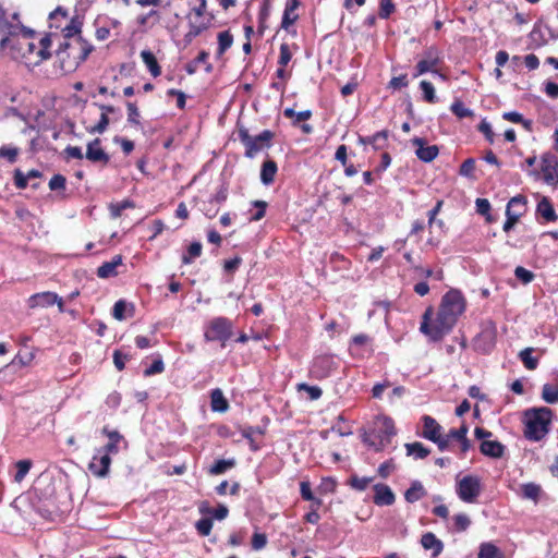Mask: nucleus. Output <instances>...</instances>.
Instances as JSON below:
<instances>
[{
  "label": "nucleus",
  "instance_id": "f257e3e1",
  "mask_svg": "<svg viewBox=\"0 0 558 558\" xmlns=\"http://www.w3.org/2000/svg\"><path fill=\"white\" fill-rule=\"evenodd\" d=\"M464 310L465 301L462 293L452 289L442 296L437 317L433 323H430L432 308L425 311L420 330L432 341H439L452 330Z\"/></svg>",
  "mask_w": 558,
  "mask_h": 558
},
{
  "label": "nucleus",
  "instance_id": "f03ea898",
  "mask_svg": "<svg viewBox=\"0 0 558 558\" xmlns=\"http://www.w3.org/2000/svg\"><path fill=\"white\" fill-rule=\"evenodd\" d=\"M554 412L547 407L530 408L522 413L523 435L530 441H541L550 432Z\"/></svg>",
  "mask_w": 558,
  "mask_h": 558
},
{
  "label": "nucleus",
  "instance_id": "7ed1b4c3",
  "mask_svg": "<svg viewBox=\"0 0 558 558\" xmlns=\"http://www.w3.org/2000/svg\"><path fill=\"white\" fill-rule=\"evenodd\" d=\"M272 137L274 133L269 130H264L257 136H251L244 128L239 130V138L245 146V156L248 158H254L264 148L270 147Z\"/></svg>",
  "mask_w": 558,
  "mask_h": 558
},
{
  "label": "nucleus",
  "instance_id": "20e7f679",
  "mask_svg": "<svg viewBox=\"0 0 558 558\" xmlns=\"http://www.w3.org/2000/svg\"><path fill=\"white\" fill-rule=\"evenodd\" d=\"M233 324L227 317H215L206 326L205 339L207 341H221L222 347L225 342L232 336Z\"/></svg>",
  "mask_w": 558,
  "mask_h": 558
},
{
  "label": "nucleus",
  "instance_id": "39448f33",
  "mask_svg": "<svg viewBox=\"0 0 558 558\" xmlns=\"http://www.w3.org/2000/svg\"><path fill=\"white\" fill-rule=\"evenodd\" d=\"M456 493L462 501L468 504L475 502L482 493L481 478L476 475H465L457 480Z\"/></svg>",
  "mask_w": 558,
  "mask_h": 558
},
{
  "label": "nucleus",
  "instance_id": "423d86ee",
  "mask_svg": "<svg viewBox=\"0 0 558 558\" xmlns=\"http://www.w3.org/2000/svg\"><path fill=\"white\" fill-rule=\"evenodd\" d=\"M441 62L440 51L437 47L430 46L423 52L422 59L415 65L414 77L423 75L427 72L437 74L440 78L445 80L446 76L438 71V65Z\"/></svg>",
  "mask_w": 558,
  "mask_h": 558
},
{
  "label": "nucleus",
  "instance_id": "0eeeda50",
  "mask_svg": "<svg viewBox=\"0 0 558 558\" xmlns=\"http://www.w3.org/2000/svg\"><path fill=\"white\" fill-rule=\"evenodd\" d=\"M525 211V198L523 196L512 197L506 208V221L502 226L505 232H509Z\"/></svg>",
  "mask_w": 558,
  "mask_h": 558
},
{
  "label": "nucleus",
  "instance_id": "6e6552de",
  "mask_svg": "<svg viewBox=\"0 0 558 558\" xmlns=\"http://www.w3.org/2000/svg\"><path fill=\"white\" fill-rule=\"evenodd\" d=\"M337 367L335 357L329 354L316 356L311 365L310 373L316 379L327 378Z\"/></svg>",
  "mask_w": 558,
  "mask_h": 558
},
{
  "label": "nucleus",
  "instance_id": "1a4fd4ad",
  "mask_svg": "<svg viewBox=\"0 0 558 558\" xmlns=\"http://www.w3.org/2000/svg\"><path fill=\"white\" fill-rule=\"evenodd\" d=\"M411 143L415 149L416 157L423 162L433 161L439 154V148L437 145H426V141L422 137H414L411 140Z\"/></svg>",
  "mask_w": 558,
  "mask_h": 558
},
{
  "label": "nucleus",
  "instance_id": "9d476101",
  "mask_svg": "<svg viewBox=\"0 0 558 558\" xmlns=\"http://www.w3.org/2000/svg\"><path fill=\"white\" fill-rule=\"evenodd\" d=\"M542 173L544 181L549 185L558 184V160L553 155H545L542 158Z\"/></svg>",
  "mask_w": 558,
  "mask_h": 558
},
{
  "label": "nucleus",
  "instance_id": "9b49d317",
  "mask_svg": "<svg viewBox=\"0 0 558 558\" xmlns=\"http://www.w3.org/2000/svg\"><path fill=\"white\" fill-rule=\"evenodd\" d=\"M111 464V458L105 453H98V449L94 454L88 470L97 477H105L109 473V468Z\"/></svg>",
  "mask_w": 558,
  "mask_h": 558
},
{
  "label": "nucleus",
  "instance_id": "f8f14e48",
  "mask_svg": "<svg viewBox=\"0 0 558 558\" xmlns=\"http://www.w3.org/2000/svg\"><path fill=\"white\" fill-rule=\"evenodd\" d=\"M85 157L94 163L107 165L110 160L109 155L102 149L99 138L87 144Z\"/></svg>",
  "mask_w": 558,
  "mask_h": 558
},
{
  "label": "nucleus",
  "instance_id": "ddd939ff",
  "mask_svg": "<svg viewBox=\"0 0 558 558\" xmlns=\"http://www.w3.org/2000/svg\"><path fill=\"white\" fill-rule=\"evenodd\" d=\"M59 301V295L56 292L45 291L31 295L27 299V305L29 308L36 307H49Z\"/></svg>",
  "mask_w": 558,
  "mask_h": 558
},
{
  "label": "nucleus",
  "instance_id": "4468645a",
  "mask_svg": "<svg viewBox=\"0 0 558 558\" xmlns=\"http://www.w3.org/2000/svg\"><path fill=\"white\" fill-rule=\"evenodd\" d=\"M422 423L423 430L421 433V436L430 441L437 440L438 436L441 434L442 430L441 425L429 415H423Z\"/></svg>",
  "mask_w": 558,
  "mask_h": 558
},
{
  "label": "nucleus",
  "instance_id": "2eb2a0df",
  "mask_svg": "<svg viewBox=\"0 0 558 558\" xmlns=\"http://www.w3.org/2000/svg\"><path fill=\"white\" fill-rule=\"evenodd\" d=\"M374 502L378 506H390L395 502V494L388 485L376 484L374 486Z\"/></svg>",
  "mask_w": 558,
  "mask_h": 558
},
{
  "label": "nucleus",
  "instance_id": "dca6fc26",
  "mask_svg": "<svg viewBox=\"0 0 558 558\" xmlns=\"http://www.w3.org/2000/svg\"><path fill=\"white\" fill-rule=\"evenodd\" d=\"M506 447L498 440H484L480 445V451L482 454L499 459L504 456Z\"/></svg>",
  "mask_w": 558,
  "mask_h": 558
},
{
  "label": "nucleus",
  "instance_id": "f3484780",
  "mask_svg": "<svg viewBox=\"0 0 558 558\" xmlns=\"http://www.w3.org/2000/svg\"><path fill=\"white\" fill-rule=\"evenodd\" d=\"M122 265V256L116 255L111 260L102 263L97 268V276L101 279L116 277L118 275L117 268Z\"/></svg>",
  "mask_w": 558,
  "mask_h": 558
},
{
  "label": "nucleus",
  "instance_id": "a211bd4d",
  "mask_svg": "<svg viewBox=\"0 0 558 558\" xmlns=\"http://www.w3.org/2000/svg\"><path fill=\"white\" fill-rule=\"evenodd\" d=\"M421 544L425 549H432L433 556L437 557L444 549V545L440 539H438L435 534L428 532L425 533L421 538Z\"/></svg>",
  "mask_w": 558,
  "mask_h": 558
},
{
  "label": "nucleus",
  "instance_id": "6ab92c4d",
  "mask_svg": "<svg viewBox=\"0 0 558 558\" xmlns=\"http://www.w3.org/2000/svg\"><path fill=\"white\" fill-rule=\"evenodd\" d=\"M141 58L154 77H157L161 74V68L158 64L155 54L150 50H143L141 52Z\"/></svg>",
  "mask_w": 558,
  "mask_h": 558
},
{
  "label": "nucleus",
  "instance_id": "aec40b11",
  "mask_svg": "<svg viewBox=\"0 0 558 558\" xmlns=\"http://www.w3.org/2000/svg\"><path fill=\"white\" fill-rule=\"evenodd\" d=\"M277 170H278V167L274 160H266L262 165V170H260V181L263 182V184H265V185L271 184L275 180Z\"/></svg>",
  "mask_w": 558,
  "mask_h": 558
},
{
  "label": "nucleus",
  "instance_id": "412c9836",
  "mask_svg": "<svg viewBox=\"0 0 558 558\" xmlns=\"http://www.w3.org/2000/svg\"><path fill=\"white\" fill-rule=\"evenodd\" d=\"M210 404L213 411L223 413L228 410L229 403L225 398L222 391L219 388H216L210 393Z\"/></svg>",
  "mask_w": 558,
  "mask_h": 558
},
{
  "label": "nucleus",
  "instance_id": "4be33fe9",
  "mask_svg": "<svg viewBox=\"0 0 558 558\" xmlns=\"http://www.w3.org/2000/svg\"><path fill=\"white\" fill-rule=\"evenodd\" d=\"M388 132L380 131L368 137H361L360 142L365 145H372L375 149H381L386 146Z\"/></svg>",
  "mask_w": 558,
  "mask_h": 558
},
{
  "label": "nucleus",
  "instance_id": "5701e85b",
  "mask_svg": "<svg viewBox=\"0 0 558 558\" xmlns=\"http://www.w3.org/2000/svg\"><path fill=\"white\" fill-rule=\"evenodd\" d=\"M51 43L52 41L50 35H45L39 39L37 52L38 59L34 62L35 64H39L40 62L48 60L51 57V53L49 51Z\"/></svg>",
  "mask_w": 558,
  "mask_h": 558
},
{
  "label": "nucleus",
  "instance_id": "b1692460",
  "mask_svg": "<svg viewBox=\"0 0 558 558\" xmlns=\"http://www.w3.org/2000/svg\"><path fill=\"white\" fill-rule=\"evenodd\" d=\"M405 449L407 454L412 456L415 460L425 459L430 453V450L418 441L405 444Z\"/></svg>",
  "mask_w": 558,
  "mask_h": 558
},
{
  "label": "nucleus",
  "instance_id": "393cba45",
  "mask_svg": "<svg viewBox=\"0 0 558 558\" xmlns=\"http://www.w3.org/2000/svg\"><path fill=\"white\" fill-rule=\"evenodd\" d=\"M426 492L421 482L415 481L411 484L410 488L407 489L404 498L408 502H415L425 496Z\"/></svg>",
  "mask_w": 558,
  "mask_h": 558
},
{
  "label": "nucleus",
  "instance_id": "a878e982",
  "mask_svg": "<svg viewBox=\"0 0 558 558\" xmlns=\"http://www.w3.org/2000/svg\"><path fill=\"white\" fill-rule=\"evenodd\" d=\"M542 494V487L535 483H525L521 486V495L525 499L537 502Z\"/></svg>",
  "mask_w": 558,
  "mask_h": 558
},
{
  "label": "nucleus",
  "instance_id": "bb28decb",
  "mask_svg": "<svg viewBox=\"0 0 558 558\" xmlns=\"http://www.w3.org/2000/svg\"><path fill=\"white\" fill-rule=\"evenodd\" d=\"M534 349L525 348L519 352V359L529 371H534L538 366V359L532 356Z\"/></svg>",
  "mask_w": 558,
  "mask_h": 558
},
{
  "label": "nucleus",
  "instance_id": "cd10ccee",
  "mask_svg": "<svg viewBox=\"0 0 558 558\" xmlns=\"http://www.w3.org/2000/svg\"><path fill=\"white\" fill-rule=\"evenodd\" d=\"M537 213L546 220L554 221L557 216L554 207L547 198H543L537 205Z\"/></svg>",
  "mask_w": 558,
  "mask_h": 558
},
{
  "label": "nucleus",
  "instance_id": "c85d7f7f",
  "mask_svg": "<svg viewBox=\"0 0 558 558\" xmlns=\"http://www.w3.org/2000/svg\"><path fill=\"white\" fill-rule=\"evenodd\" d=\"M376 424L379 427V432L387 438L396 435L395 423L390 417L380 416L377 418Z\"/></svg>",
  "mask_w": 558,
  "mask_h": 558
},
{
  "label": "nucleus",
  "instance_id": "c756f323",
  "mask_svg": "<svg viewBox=\"0 0 558 558\" xmlns=\"http://www.w3.org/2000/svg\"><path fill=\"white\" fill-rule=\"evenodd\" d=\"M283 116L289 119H293L292 124L298 125L301 121H307L312 117L311 110H304L295 112L292 108H286Z\"/></svg>",
  "mask_w": 558,
  "mask_h": 558
},
{
  "label": "nucleus",
  "instance_id": "7c9ffc66",
  "mask_svg": "<svg viewBox=\"0 0 558 558\" xmlns=\"http://www.w3.org/2000/svg\"><path fill=\"white\" fill-rule=\"evenodd\" d=\"M233 44V36L229 31L218 34V54L222 56Z\"/></svg>",
  "mask_w": 558,
  "mask_h": 558
},
{
  "label": "nucleus",
  "instance_id": "2f4dec72",
  "mask_svg": "<svg viewBox=\"0 0 558 558\" xmlns=\"http://www.w3.org/2000/svg\"><path fill=\"white\" fill-rule=\"evenodd\" d=\"M478 558H501V554L494 544L483 543L480 547Z\"/></svg>",
  "mask_w": 558,
  "mask_h": 558
},
{
  "label": "nucleus",
  "instance_id": "473e14b6",
  "mask_svg": "<svg viewBox=\"0 0 558 558\" xmlns=\"http://www.w3.org/2000/svg\"><path fill=\"white\" fill-rule=\"evenodd\" d=\"M235 464L234 460L233 459H230V460H225V459H220V460H217L209 469V473L211 475H219V474H222L225 473L227 470L233 468Z\"/></svg>",
  "mask_w": 558,
  "mask_h": 558
},
{
  "label": "nucleus",
  "instance_id": "72a5a7b5",
  "mask_svg": "<svg viewBox=\"0 0 558 558\" xmlns=\"http://www.w3.org/2000/svg\"><path fill=\"white\" fill-rule=\"evenodd\" d=\"M542 398L546 403H558V388L549 384H545L542 388Z\"/></svg>",
  "mask_w": 558,
  "mask_h": 558
},
{
  "label": "nucleus",
  "instance_id": "f704fd0d",
  "mask_svg": "<svg viewBox=\"0 0 558 558\" xmlns=\"http://www.w3.org/2000/svg\"><path fill=\"white\" fill-rule=\"evenodd\" d=\"M81 28H82L81 20L77 16L73 17L70 21L69 25H66L63 28L64 37L71 38V37H74L75 35H78L81 33Z\"/></svg>",
  "mask_w": 558,
  "mask_h": 558
},
{
  "label": "nucleus",
  "instance_id": "c9c22d12",
  "mask_svg": "<svg viewBox=\"0 0 558 558\" xmlns=\"http://www.w3.org/2000/svg\"><path fill=\"white\" fill-rule=\"evenodd\" d=\"M502 118L513 123H522L526 130H531L532 121L525 120L523 116L517 111H509L502 114Z\"/></svg>",
  "mask_w": 558,
  "mask_h": 558
},
{
  "label": "nucleus",
  "instance_id": "e433bc0d",
  "mask_svg": "<svg viewBox=\"0 0 558 558\" xmlns=\"http://www.w3.org/2000/svg\"><path fill=\"white\" fill-rule=\"evenodd\" d=\"M420 87L423 90L424 100L429 104H434L437 100L434 85L428 81H422Z\"/></svg>",
  "mask_w": 558,
  "mask_h": 558
},
{
  "label": "nucleus",
  "instance_id": "4c0bfd02",
  "mask_svg": "<svg viewBox=\"0 0 558 558\" xmlns=\"http://www.w3.org/2000/svg\"><path fill=\"white\" fill-rule=\"evenodd\" d=\"M202 254V244L199 242H193L187 248V254L183 255L182 263L191 264L192 260Z\"/></svg>",
  "mask_w": 558,
  "mask_h": 558
},
{
  "label": "nucleus",
  "instance_id": "58836bf2",
  "mask_svg": "<svg viewBox=\"0 0 558 558\" xmlns=\"http://www.w3.org/2000/svg\"><path fill=\"white\" fill-rule=\"evenodd\" d=\"M32 462L29 460H20L16 463V473L14 476L15 482L20 483L24 480L26 474L29 472Z\"/></svg>",
  "mask_w": 558,
  "mask_h": 558
},
{
  "label": "nucleus",
  "instance_id": "ea45409f",
  "mask_svg": "<svg viewBox=\"0 0 558 558\" xmlns=\"http://www.w3.org/2000/svg\"><path fill=\"white\" fill-rule=\"evenodd\" d=\"M372 477H359L356 475H353L350 477V486L359 492L365 490L368 485L372 483Z\"/></svg>",
  "mask_w": 558,
  "mask_h": 558
},
{
  "label": "nucleus",
  "instance_id": "a19ab883",
  "mask_svg": "<svg viewBox=\"0 0 558 558\" xmlns=\"http://www.w3.org/2000/svg\"><path fill=\"white\" fill-rule=\"evenodd\" d=\"M450 110L460 119L473 116V112L469 108H466L460 100L454 101L451 105Z\"/></svg>",
  "mask_w": 558,
  "mask_h": 558
},
{
  "label": "nucleus",
  "instance_id": "79ce46f5",
  "mask_svg": "<svg viewBox=\"0 0 558 558\" xmlns=\"http://www.w3.org/2000/svg\"><path fill=\"white\" fill-rule=\"evenodd\" d=\"M300 493L304 500L315 501L317 507L320 506L322 501L314 497L311 484L308 482L303 481L300 483Z\"/></svg>",
  "mask_w": 558,
  "mask_h": 558
},
{
  "label": "nucleus",
  "instance_id": "37998d69",
  "mask_svg": "<svg viewBox=\"0 0 558 558\" xmlns=\"http://www.w3.org/2000/svg\"><path fill=\"white\" fill-rule=\"evenodd\" d=\"M128 108V122L133 125H141V114L137 106L134 102H126Z\"/></svg>",
  "mask_w": 558,
  "mask_h": 558
},
{
  "label": "nucleus",
  "instance_id": "c03bdc74",
  "mask_svg": "<svg viewBox=\"0 0 558 558\" xmlns=\"http://www.w3.org/2000/svg\"><path fill=\"white\" fill-rule=\"evenodd\" d=\"M298 390L299 391H306L308 393V397L311 400H317L320 398L323 391L319 387L317 386H310L305 383H301V384H298Z\"/></svg>",
  "mask_w": 558,
  "mask_h": 558
},
{
  "label": "nucleus",
  "instance_id": "a18cd8bd",
  "mask_svg": "<svg viewBox=\"0 0 558 558\" xmlns=\"http://www.w3.org/2000/svg\"><path fill=\"white\" fill-rule=\"evenodd\" d=\"M197 532L203 536H208L213 529V521L209 518H203L195 524Z\"/></svg>",
  "mask_w": 558,
  "mask_h": 558
},
{
  "label": "nucleus",
  "instance_id": "49530a36",
  "mask_svg": "<svg viewBox=\"0 0 558 558\" xmlns=\"http://www.w3.org/2000/svg\"><path fill=\"white\" fill-rule=\"evenodd\" d=\"M396 10L395 3L392 0H380L379 7V17L388 19Z\"/></svg>",
  "mask_w": 558,
  "mask_h": 558
},
{
  "label": "nucleus",
  "instance_id": "de8ad7c7",
  "mask_svg": "<svg viewBox=\"0 0 558 558\" xmlns=\"http://www.w3.org/2000/svg\"><path fill=\"white\" fill-rule=\"evenodd\" d=\"M454 527L458 532L468 530L471 524L470 518L465 513H459L453 517Z\"/></svg>",
  "mask_w": 558,
  "mask_h": 558
},
{
  "label": "nucleus",
  "instance_id": "09e8293b",
  "mask_svg": "<svg viewBox=\"0 0 558 558\" xmlns=\"http://www.w3.org/2000/svg\"><path fill=\"white\" fill-rule=\"evenodd\" d=\"M292 59V52L290 50V46L286 43L280 45V54L278 59V64L280 66H286Z\"/></svg>",
  "mask_w": 558,
  "mask_h": 558
},
{
  "label": "nucleus",
  "instance_id": "8fccbe9b",
  "mask_svg": "<svg viewBox=\"0 0 558 558\" xmlns=\"http://www.w3.org/2000/svg\"><path fill=\"white\" fill-rule=\"evenodd\" d=\"M514 275L524 284L530 283L534 279V274L522 266H518L514 269Z\"/></svg>",
  "mask_w": 558,
  "mask_h": 558
},
{
  "label": "nucleus",
  "instance_id": "3c124183",
  "mask_svg": "<svg viewBox=\"0 0 558 558\" xmlns=\"http://www.w3.org/2000/svg\"><path fill=\"white\" fill-rule=\"evenodd\" d=\"M475 170V160L473 158L465 159L460 166L459 173L466 178H472Z\"/></svg>",
  "mask_w": 558,
  "mask_h": 558
},
{
  "label": "nucleus",
  "instance_id": "603ef678",
  "mask_svg": "<svg viewBox=\"0 0 558 558\" xmlns=\"http://www.w3.org/2000/svg\"><path fill=\"white\" fill-rule=\"evenodd\" d=\"M298 19H299V15L295 13V11H290L289 9H284L282 21H281V27L283 29H288Z\"/></svg>",
  "mask_w": 558,
  "mask_h": 558
},
{
  "label": "nucleus",
  "instance_id": "864d4df0",
  "mask_svg": "<svg viewBox=\"0 0 558 558\" xmlns=\"http://www.w3.org/2000/svg\"><path fill=\"white\" fill-rule=\"evenodd\" d=\"M77 45L80 46L81 52L77 57L80 62H83L87 59L88 54L93 51V46L87 41L83 40L82 37L76 39Z\"/></svg>",
  "mask_w": 558,
  "mask_h": 558
},
{
  "label": "nucleus",
  "instance_id": "5fc2aeb1",
  "mask_svg": "<svg viewBox=\"0 0 558 558\" xmlns=\"http://www.w3.org/2000/svg\"><path fill=\"white\" fill-rule=\"evenodd\" d=\"M165 369V364L161 359L155 360L149 367L144 371L145 376L160 374Z\"/></svg>",
  "mask_w": 558,
  "mask_h": 558
},
{
  "label": "nucleus",
  "instance_id": "6e6d98bb",
  "mask_svg": "<svg viewBox=\"0 0 558 558\" xmlns=\"http://www.w3.org/2000/svg\"><path fill=\"white\" fill-rule=\"evenodd\" d=\"M228 197V187L222 184L219 190L216 192V194L209 199L208 204L213 205L214 203L222 204L226 202Z\"/></svg>",
  "mask_w": 558,
  "mask_h": 558
},
{
  "label": "nucleus",
  "instance_id": "4d7b16f0",
  "mask_svg": "<svg viewBox=\"0 0 558 558\" xmlns=\"http://www.w3.org/2000/svg\"><path fill=\"white\" fill-rule=\"evenodd\" d=\"M128 207H132V204L129 201H123V202H120L117 204H111L110 205V214H111L112 218L120 217L122 211Z\"/></svg>",
  "mask_w": 558,
  "mask_h": 558
},
{
  "label": "nucleus",
  "instance_id": "13d9d810",
  "mask_svg": "<svg viewBox=\"0 0 558 558\" xmlns=\"http://www.w3.org/2000/svg\"><path fill=\"white\" fill-rule=\"evenodd\" d=\"M468 430H469L468 426L465 424H463L459 428L450 429L449 433L446 435L450 438V440L456 439V440L460 441L461 439H464V437L468 434Z\"/></svg>",
  "mask_w": 558,
  "mask_h": 558
},
{
  "label": "nucleus",
  "instance_id": "bf43d9fd",
  "mask_svg": "<svg viewBox=\"0 0 558 558\" xmlns=\"http://www.w3.org/2000/svg\"><path fill=\"white\" fill-rule=\"evenodd\" d=\"M125 310H126V303L123 300H119L113 305V312L112 315L118 320H123L125 318Z\"/></svg>",
  "mask_w": 558,
  "mask_h": 558
},
{
  "label": "nucleus",
  "instance_id": "052dcab7",
  "mask_svg": "<svg viewBox=\"0 0 558 558\" xmlns=\"http://www.w3.org/2000/svg\"><path fill=\"white\" fill-rule=\"evenodd\" d=\"M19 150L15 147L2 146L0 148V157L7 158L10 162H14L16 160Z\"/></svg>",
  "mask_w": 558,
  "mask_h": 558
},
{
  "label": "nucleus",
  "instance_id": "680f3d73",
  "mask_svg": "<svg viewBox=\"0 0 558 558\" xmlns=\"http://www.w3.org/2000/svg\"><path fill=\"white\" fill-rule=\"evenodd\" d=\"M267 544V537L263 533H254L252 537V547L255 550L263 549Z\"/></svg>",
  "mask_w": 558,
  "mask_h": 558
},
{
  "label": "nucleus",
  "instance_id": "e2e57ef3",
  "mask_svg": "<svg viewBox=\"0 0 558 558\" xmlns=\"http://www.w3.org/2000/svg\"><path fill=\"white\" fill-rule=\"evenodd\" d=\"M65 178L61 174H54L49 181V189L51 191L61 190L65 187Z\"/></svg>",
  "mask_w": 558,
  "mask_h": 558
},
{
  "label": "nucleus",
  "instance_id": "0e129e2a",
  "mask_svg": "<svg viewBox=\"0 0 558 558\" xmlns=\"http://www.w3.org/2000/svg\"><path fill=\"white\" fill-rule=\"evenodd\" d=\"M409 84L408 77L405 74L392 77L389 82V87L393 89H400L402 87H407Z\"/></svg>",
  "mask_w": 558,
  "mask_h": 558
},
{
  "label": "nucleus",
  "instance_id": "69168bd1",
  "mask_svg": "<svg viewBox=\"0 0 558 558\" xmlns=\"http://www.w3.org/2000/svg\"><path fill=\"white\" fill-rule=\"evenodd\" d=\"M108 124H109L108 116L101 114L100 119H99V122L95 126H93L89 130V132L90 133H99V134H101V133H104L107 130Z\"/></svg>",
  "mask_w": 558,
  "mask_h": 558
},
{
  "label": "nucleus",
  "instance_id": "338daca9",
  "mask_svg": "<svg viewBox=\"0 0 558 558\" xmlns=\"http://www.w3.org/2000/svg\"><path fill=\"white\" fill-rule=\"evenodd\" d=\"M253 206L257 207V211L252 217V220L258 221L265 216L267 203L264 201H254Z\"/></svg>",
  "mask_w": 558,
  "mask_h": 558
},
{
  "label": "nucleus",
  "instance_id": "774afa93",
  "mask_svg": "<svg viewBox=\"0 0 558 558\" xmlns=\"http://www.w3.org/2000/svg\"><path fill=\"white\" fill-rule=\"evenodd\" d=\"M478 130L485 135L486 140L489 143L494 142V132L492 130L490 123H488L487 121L483 120L480 123V125H478Z\"/></svg>",
  "mask_w": 558,
  "mask_h": 558
}]
</instances>
